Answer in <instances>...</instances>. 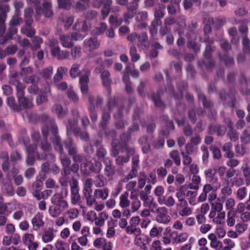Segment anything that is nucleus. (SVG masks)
<instances>
[{"label": "nucleus", "mask_w": 250, "mask_h": 250, "mask_svg": "<svg viewBox=\"0 0 250 250\" xmlns=\"http://www.w3.org/2000/svg\"><path fill=\"white\" fill-rule=\"evenodd\" d=\"M123 107H119L117 104V100L116 98H110L108 100L107 107L103 109L102 114V120L99 124L100 128H105L107 125L108 121L110 119V112L116 110L117 112L114 113V117L115 119H120L122 117L123 114L122 110Z\"/></svg>", "instance_id": "obj_1"}, {"label": "nucleus", "mask_w": 250, "mask_h": 250, "mask_svg": "<svg viewBox=\"0 0 250 250\" xmlns=\"http://www.w3.org/2000/svg\"><path fill=\"white\" fill-rule=\"evenodd\" d=\"M94 99L89 97L88 98L89 106L88 110L89 112V116L92 122H95L97 120V115L95 112V106L94 105Z\"/></svg>", "instance_id": "obj_27"}, {"label": "nucleus", "mask_w": 250, "mask_h": 250, "mask_svg": "<svg viewBox=\"0 0 250 250\" xmlns=\"http://www.w3.org/2000/svg\"><path fill=\"white\" fill-rule=\"evenodd\" d=\"M138 6V3L135 2L129 3L128 5L126 6L127 11L124 14V21L125 23H129L128 20L134 17Z\"/></svg>", "instance_id": "obj_12"}, {"label": "nucleus", "mask_w": 250, "mask_h": 250, "mask_svg": "<svg viewBox=\"0 0 250 250\" xmlns=\"http://www.w3.org/2000/svg\"><path fill=\"white\" fill-rule=\"evenodd\" d=\"M43 215L41 213H37L32 218L31 223L34 230L38 231L44 225Z\"/></svg>", "instance_id": "obj_23"}, {"label": "nucleus", "mask_w": 250, "mask_h": 250, "mask_svg": "<svg viewBox=\"0 0 250 250\" xmlns=\"http://www.w3.org/2000/svg\"><path fill=\"white\" fill-rule=\"evenodd\" d=\"M18 31V29L15 26L9 25L8 31L6 34L4 39L2 42V43H5L8 40L12 39L13 36L16 34Z\"/></svg>", "instance_id": "obj_41"}, {"label": "nucleus", "mask_w": 250, "mask_h": 250, "mask_svg": "<svg viewBox=\"0 0 250 250\" xmlns=\"http://www.w3.org/2000/svg\"><path fill=\"white\" fill-rule=\"evenodd\" d=\"M7 104L14 111H20V107L18 104L15 103V99L13 97H8L7 98Z\"/></svg>", "instance_id": "obj_53"}, {"label": "nucleus", "mask_w": 250, "mask_h": 250, "mask_svg": "<svg viewBox=\"0 0 250 250\" xmlns=\"http://www.w3.org/2000/svg\"><path fill=\"white\" fill-rule=\"evenodd\" d=\"M56 231L53 228H48L43 230L42 234V240L44 243L52 242L55 237Z\"/></svg>", "instance_id": "obj_14"}, {"label": "nucleus", "mask_w": 250, "mask_h": 250, "mask_svg": "<svg viewBox=\"0 0 250 250\" xmlns=\"http://www.w3.org/2000/svg\"><path fill=\"white\" fill-rule=\"evenodd\" d=\"M156 213L157 214L156 221L159 223L167 224L170 222L171 218L166 207L159 208Z\"/></svg>", "instance_id": "obj_9"}, {"label": "nucleus", "mask_w": 250, "mask_h": 250, "mask_svg": "<svg viewBox=\"0 0 250 250\" xmlns=\"http://www.w3.org/2000/svg\"><path fill=\"white\" fill-rule=\"evenodd\" d=\"M103 162L105 166L104 174L107 177H112L115 173V167L112 164L111 160L109 158L105 157L103 160Z\"/></svg>", "instance_id": "obj_13"}, {"label": "nucleus", "mask_w": 250, "mask_h": 250, "mask_svg": "<svg viewBox=\"0 0 250 250\" xmlns=\"http://www.w3.org/2000/svg\"><path fill=\"white\" fill-rule=\"evenodd\" d=\"M51 54L52 56L57 58L59 60L68 59L70 56L68 51H61L59 46L51 49Z\"/></svg>", "instance_id": "obj_15"}, {"label": "nucleus", "mask_w": 250, "mask_h": 250, "mask_svg": "<svg viewBox=\"0 0 250 250\" xmlns=\"http://www.w3.org/2000/svg\"><path fill=\"white\" fill-rule=\"evenodd\" d=\"M78 123V119L76 118L69 119L67 121L66 125V135L68 138L71 135L72 133H74V130L77 127H75Z\"/></svg>", "instance_id": "obj_29"}, {"label": "nucleus", "mask_w": 250, "mask_h": 250, "mask_svg": "<svg viewBox=\"0 0 250 250\" xmlns=\"http://www.w3.org/2000/svg\"><path fill=\"white\" fill-rule=\"evenodd\" d=\"M82 48L80 46H75L73 47L71 50L70 54L72 58L75 60L81 56L82 55Z\"/></svg>", "instance_id": "obj_60"}, {"label": "nucleus", "mask_w": 250, "mask_h": 250, "mask_svg": "<svg viewBox=\"0 0 250 250\" xmlns=\"http://www.w3.org/2000/svg\"><path fill=\"white\" fill-rule=\"evenodd\" d=\"M37 157L39 160H47L48 162L51 163L54 162L55 160V157L54 155L52 153H50V152L46 153H37Z\"/></svg>", "instance_id": "obj_49"}, {"label": "nucleus", "mask_w": 250, "mask_h": 250, "mask_svg": "<svg viewBox=\"0 0 250 250\" xmlns=\"http://www.w3.org/2000/svg\"><path fill=\"white\" fill-rule=\"evenodd\" d=\"M39 119L45 123V124L43 125L42 126L44 125L47 126L49 131L50 130L51 132H52V125L53 124L56 125L57 126L54 119L52 118L50 119L48 115L46 113H42L41 114L39 117ZM51 133H52V132Z\"/></svg>", "instance_id": "obj_35"}, {"label": "nucleus", "mask_w": 250, "mask_h": 250, "mask_svg": "<svg viewBox=\"0 0 250 250\" xmlns=\"http://www.w3.org/2000/svg\"><path fill=\"white\" fill-rule=\"evenodd\" d=\"M163 93V91L161 89H159L157 94H155L154 93L148 94L147 95L148 98L153 101L155 105L160 108L161 109H164L165 108V105L160 100V97L162 94Z\"/></svg>", "instance_id": "obj_11"}, {"label": "nucleus", "mask_w": 250, "mask_h": 250, "mask_svg": "<svg viewBox=\"0 0 250 250\" xmlns=\"http://www.w3.org/2000/svg\"><path fill=\"white\" fill-rule=\"evenodd\" d=\"M219 56L220 61H224L227 66H230L234 63L233 59L229 57L228 53H224V55H221L220 53H219Z\"/></svg>", "instance_id": "obj_50"}, {"label": "nucleus", "mask_w": 250, "mask_h": 250, "mask_svg": "<svg viewBox=\"0 0 250 250\" xmlns=\"http://www.w3.org/2000/svg\"><path fill=\"white\" fill-rule=\"evenodd\" d=\"M226 130V126L219 125H211L209 127V133L210 134L213 135L216 133L219 136H223Z\"/></svg>", "instance_id": "obj_24"}, {"label": "nucleus", "mask_w": 250, "mask_h": 250, "mask_svg": "<svg viewBox=\"0 0 250 250\" xmlns=\"http://www.w3.org/2000/svg\"><path fill=\"white\" fill-rule=\"evenodd\" d=\"M20 77L18 73H13L10 78V84L16 86L17 98L25 95V85L20 82Z\"/></svg>", "instance_id": "obj_5"}, {"label": "nucleus", "mask_w": 250, "mask_h": 250, "mask_svg": "<svg viewBox=\"0 0 250 250\" xmlns=\"http://www.w3.org/2000/svg\"><path fill=\"white\" fill-rule=\"evenodd\" d=\"M100 45V42L96 37H91L86 39L83 41V48L86 51L91 53L94 50L98 49Z\"/></svg>", "instance_id": "obj_10"}, {"label": "nucleus", "mask_w": 250, "mask_h": 250, "mask_svg": "<svg viewBox=\"0 0 250 250\" xmlns=\"http://www.w3.org/2000/svg\"><path fill=\"white\" fill-rule=\"evenodd\" d=\"M130 139L131 135L128 131L127 133H124L120 136V141L122 144V151H124L123 147L126 148L128 146V143Z\"/></svg>", "instance_id": "obj_42"}, {"label": "nucleus", "mask_w": 250, "mask_h": 250, "mask_svg": "<svg viewBox=\"0 0 250 250\" xmlns=\"http://www.w3.org/2000/svg\"><path fill=\"white\" fill-rule=\"evenodd\" d=\"M201 183V178L197 175H193L191 178V182L188 185V188L197 190L199 188Z\"/></svg>", "instance_id": "obj_39"}, {"label": "nucleus", "mask_w": 250, "mask_h": 250, "mask_svg": "<svg viewBox=\"0 0 250 250\" xmlns=\"http://www.w3.org/2000/svg\"><path fill=\"white\" fill-rule=\"evenodd\" d=\"M20 14L15 13L14 15L13 16L12 19L10 21L9 25L13 26H17L19 25L22 22V20L19 16Z\"/></svg>", "instance_id": "obj_63"}, {"label": "nucleus", "mask_w": 250, "mask_h": 250, "mask_svg": "<svg viewBox=\"0 0 250 250\" xmlns=\"http://www.w3.org/2000/svg\"><path fill=\"white\" fill-rule=\"evenodd\" d=\"M194 34L193 32H192L188 35H187V38L188 39V43H187V47L189 49H192L195 52H197L200 50V44H197L195 41H193L190 40L189 38V36H191V37L194 36Z\"/></svg>", "instance_id": "obj_36"}, {"label": "nucleus", "mask_w": 250, "mask_h": 250, "mask_svg": "<svg viewBox=\"0 0 250 250\" xmlns=\"http://www.w3.org/2000/svg\"><path fill=\"white\" fill-rule=\"evenodd\" d=\"M52 136L51 140L53 144L54 148L60 153V160L63 167L68 168L71 164V161L64 152L61 138L58 134V126L55 124L52 125Z\"/></svg>", "instance_id": "obj_2"}, {"label": "nucleus", "mask_w": 250, "mask_h": 250, "mask_svg": "<svg viewBox=\"0 0 250 250\" xmlns=\"http://www.w3.org/2000/svg\"><path fill=\"white\" fill-rule=\"evenodd\" d=\"M58 34L60 36L59 39L63 47L67 48H70L72 47L73 43L72 42V39L71 37H70L69 35L59 34V33H58Z\"/></svg>", "instance_id": "obj_28"}, {"label": "nucleus", "mask_w": 250, "mask_h": 250, "mask_svg": "<svg viewBox=\"0 0 250 250\" xmlns=\"http://www.w3.org/2000/svg\"><path fill=\"white\" fill-rule=\"evenodd\" d=\"M109 194V190L107 188H98L94 190V195L96 199L105 200L107 199Z\"/></svg>", "instance_id": "obj_32"}, {"label": "nucleus", "mask_w": 250, "mask_h": 250, "mask_svg": "<svg viewBox=\"0 0 250 250\" xmlns=\"http://www.w3.org/2000/svg\"><path fill=\"white\" fill-rule=\"evenodd\" d=\"M128 193L126 191L122 194L120 197V206L122 208H125L129 207L130 201L128 199Z\"/></svg>", "instance_id": "obj_44"}, {"label": "nucleus", "mask_w": 250, "mask_h": 250, "mask_svg": "<svg viewBox=\"0 0 250 250\" xmlns=\"http://www.w3.org/2000/svg\"><path fill=\"white\" fill-rule=\"evenodd\" d=\"M2 190L8 196L14 195L15 192L10 182L4 183L2 187Z\"/></svg>", "instance_id": "obj_48"}, {"label": "nucleus", "mask_w": 250, "mask_h": 250, "mask_svg": "<svg viewBox=\"0 0 250 250\" xmlns=\"http://www.w3.org/2000/svg\"><path fill=\"white\" fill-rule=\"evenodd\" d=\"M241 170L243 171V175L245 178L246 185H249L250 184V168L247 165L245 164L241 167Z\"/></svg>", "instance_id": "obj_54"}, {"label": "nucleus", "mask_w": 250, "mask_h": 250, "mask_svg": "<svg viewBox=\"0 0 250 250\" xmlns=\"http://www.w3.org/2000/svg\"><path fill=\"white\" fill-rule=\"evenodd\" d=\"M143 205L146 207H148L149 210L152 213H156V211L158 209V205L154 201V199L152 197H151L145 202L143 203Z\"/></svg>", "instance_id": "obj_38"}, {"label": "nucleus", "mask_w": 250, "mask_h": 250, "mask_svg": "<svg viewBox=\"0 0 250 250\" xmlns=\"http://www.w3.org/2000/svg\"><path fill=\"white\" fill-rule=\"evenodd\" d=\"M197 195L196 191L188 190L186 194V197L188 201L189 204L191 205H195L196 204V197Z\"/></svg>", "instance_id": "obj_46"}, {"label": "nucleus", "mask_w": 250, "mask_h": 250, "mask_svg": "<svg viewBox=\"0 0 250 250\" xmlns=\"http://www.w3.org/2000/svg\"><path fill=\"white\" fill-rule=\"evenodd\" d=\"M17 98L18 106L20 107V111L23 109L30 108L33 106V103L31 99L25 97L24 95Z\"/></svg>", "instance_id": "obj_25"}, {"label": "nucleus", "mask_w": 250, "mask_h": 250, "mask_svg": "<svg viewBox=\"0 0 250 250\" xmlns=\"http://www.w3.org/2000/svg\"><path fill=\"white\" fill-rule=\"evenodd\" d=\"M241 143L245 145H248L250 142V134L248 133L247 130L243 131L240 136Z\"/></svg>", "instance_id": "obj_64"}, {"label": "nucleus", "mask_w": 250, "mask_h": 250, "mask_svg": "<svg viewBox=\"0 0 250 250\" xmlns=\"http://www.w3.org/2000/svg\"><path fill=\"white\" fill-rule=\"evenodd\" d=\"M228 127L229 128L227 133L230 141L235 142L238 140L239 135L237 131L233 128V124L231 121L228 119Z\"/></svg>", "instance_id": "obj_33"}, {"label": "nucleus", "mask_w": 250, "mask_h": 250, "mask_svg": "<svg viewBox=\"0 0 250 250\" xmlns=\"http://www.w3.org/2000/svg\"><path fill=\"white\" fill-rule=\"evenodd\" d=\"M150 241V239L148 236L142 233L137 234L134 240L135 243L137 246L144 249Z\"/></svg>", "instance_id": "obj_21"}, {"label": "nucleus", "mask_w": 250, "mask_h": 250, "mask_svg": "<svg viewBox=\"0 0 250 250\" xmlns=\"http://www.w3.org/2000/svg\"><path fill=\"white\" fill-rule=\"evenodd\" d=\"M107 28V24L104 22L100 23L99 26L95 27L93 32L96 35L103 34Z\"/></svg>", "instance_id": "obj_55"}, {"label": "nucleus", "mask_w": 250, "mask_h": 250, "mask_svg": "<svg viewBox=\"0 0 250 250\" xmlns=\"http://www.w3.org/2000/svg\"><path fill=\"white\" fill-rule=\"evenodd\" d=\"M89 82L88 76L87 74L81 76L80 78L79 83L81 92L85 94L88 92V83Z\"/></svg>", "instance_id": "obj_31"}, {"label": "nucleus", "mask_w": 250, "mask_h": 250, "mask_svg": "<svg viewBox=\"0 0 250 250\" xmlns=\"http://www.w3.org/2000/svg\"><path fill=\"white\" fill-rule=\"evenodd\" d=\"M51 202L55 206L62 208H66L68 206L67 202L63 200L62 195L59 193L56 194L52 196Z\"/></svg>", "instance_id": "obj_20"}, {"label": "nucleus", "mask_w": 250, "mask_h": 250, "mask_svg": "<svg viewBox=\"0 0 250 250\" xmlns=\"http://www.w3.org/2000/svg\"><path fill=\"white\" fill-rule=\"evenodd\" d=\"M217 169L216 168H208L204 171V173L207 181L212 184L217 183L218 178L216 176Z\"/></svg>", "instance_id": "obj_16"}, {"label": "nucleus", "mask_w": 250, "mask_h": 250, "mask_svg": "<svg viewBox=\"0 0 250 250\" xmlns=\"http://www.w3.org/2000/svg\"><path fill=\"white\" fill-rule=\"evenodd\" d=\"M54 250H69V246L67 243L58 240L55 243Z\"/></svg>", "instance_id": "obj_52"}, {"label": "nucleus", "mask_w": 250, "mask_h": 250, "mask_svg": "<svg viewBox=\"0 0 250 250\" xmlns=\"http://www.w3.org/2000/svg\"><path fill=\"white\" fill-rule=\"evenodd\" d=\"M53 67L50 66L43 69L41 73V74L45 80H50L53 73Z\"/></svg>", "instance_id": "obj_58"}, {"label": "nucleus", "mask_w": 250, "mask_h": 250, "mask_svg": "<svg viewBox=\"0 0 250 250\" xmlns=\"http://www.w3.org/2000/svg\"><path fill=\"white\" fill-rule=\"evenodd\" d=\"M225 213H217L216 211L211 208L209 214V217L212 219L214 223L221 224L224 222Z\"/></svg>", "instance_id": "obj_22"}, {"label": "nucleus", "mask_w": 250, "mask_h": 250, "mask_svg": "<svg viewBox=\"0 0 250 250\" xmlns=\"http://www.w3.org/2000/svg\"><path fill=\"white\" fill-rule=\"evenodd\" d=\"M137 46L142 50H147L149 48L148 37L146 32H142L138 35Z\"/></svg>", "instance_id": "obj_17"}, {"label": "nucleus", "mask_w": 250, "mask_h": 250, "mask_svg": "<svg viewBox=\"0 0 250 250\" xmlns=\"http://www.w3.org/2000/svg\"><path fill=\"white\" fill-rule=\"evenodd\" d=\"M80 65L77 63L73 64L70 70L69 74L72 78H76L80 73V70L79 69Z\"/></svg>", "instance_id": "obj_61"}, {"label": "nucleus", "mask_w": 250, "mask_h": 250, "mask_svg": "<svg viewBox=\"0 0 250 250\" xmlns=\"http://www.w3.org/2000/svg\"><path fill=\"white\" fill-rule=\"evenodd\" d=\"M35 12L37 15L40 16L43 14L46 18H50L53 14L51 3L49 1L43 2L42 7L37 6L35 7Z\"/></svg>", "instance_id": "obj_8"}, {"label": "nucleus", "mask_w": 250, "mask_h": 250, "mask_svg": "<svg viewBox=\"0 0 250 250\" xmlns=\"http://www.w3.org/2000/svg\"><path fill=\"white\" fill-rule=\"evenodd\" d=\"M76 138H79L81 140L84 142H87L89 140V135L85 131H82L81 128L77 127L74 130L73 133Z\"/></svg>", "instance_id": "obj_37"}, {"label": "nucleus", "mask_w": 250, "mask_h": 250, "mask_svg": "<svg viewBox=\"0 0 250 250\" xmlns=\"http://www.w3.org/2000/svg\"><path fill=\"white\" fill-rule=\"evenodd\" d=\"M214 50V47L208 44L207 45L205 51L203 53V56L206 60L199 61L198 64L201 68H205L209 70L214 66V61L212 59V53Z\"/></svg>", "instance_id": "obj_4"}, {"label": "nucleus", "mask_w": 250, "mask_h": 250, "mask_svg": "<svg viewBox=\"0 0 250 250\" xmlns=\"http://www.w3.org/2000/svg\"><path fill=\"white\" fill-rule=\"evenodd\" d=\"M101 130L100 131V134L101 136L104 135L108 140H112L116 138L117 136L116 131L114 129H109L107 127L105 128H100Z\"/></svg>", "instance_id": "obj_30"}, {"label": "nucleus", "mask_w": 250, "mask_h": 250, "mask_svg": "<svg viewBox=\"0 0 250 250\" xmlns=\"http://www.w3.org/2000/svg\"><path fill=\"white\" fill-rule=\"evenodd\" d=\"M60 208V207L55 205L50 207L48 210L50 215L53 217H58L61 212Z\"/></svg>", "instance_id": "obj_62"}, {"label": "nucleus", "mask_w": 250, "mask_h": 250, "mask_svg": "<svg viewBox=\"0 0 250 250\" xmlns=\"http://www.w3.org/2000/svg\"><path fill=\"white\" fill-rule=\"evenodd\" d=\"M31 41L34 43V45L32 46V50H36L40 48L41 44L43 42V40L42 38L37 36H33Z\"/></svg>", "instance_id": "obj_59"}, {"label": "nucleus", "mask_w": 250, "mask_h": 250, "mask_svg": "<svg viewBox=\"0 0 250 250\" xmlns=\"http://www.w3.org/2000/svg\"><path fill=\"white\" fill-rule=\"evenodd\" d=\"M94 184L97 188H102L106 184V179L103 175H98L94 180Z\"/></svg>", "instance_id": "obj_45"}, {"label": "nucleus", "mask_w": 250, "mask_h": 250, "mask_svg": "<svg viewBox=\"0 0 250 250\" xmlns=\"http://www.w3.org/2000/svg\"><path fill=\"white\" fill-rule=\"evenodd\" d=\"M71 202L73 205L82 206V202L81 201L79 191L71 192Z\"/></svg>", "instance_id": "obj_43"}, {"label": "nucleus", "mask_w": 250, "mask_h": 250, "mask_svg": "<svg viewBox=\"0 0 250 250\" xmlns=\"http://www.w3.org/2000/svg\"><path fill=\"white\" fill-rule=\"evenodd\" d=\"M52 111L55 113L59 119H62L66 117L68 113L67 108H63L60 104H55L52 107Z\"/></svg>", "instance_id": "obj_19"}, {"label": "nucleus", "mask_w": 250, "mask_h": 250, "mask_svg": "<svg viewBox=\"0 0 250 250\" xmlns=\"http://www.w3.org/2000/svg\"><path fill=\"white\" fill-rule=\"evenodd\" d=\"M49 132V129L47 126L44 125L42 126V133L43 137V140L41 141V148L43 151V153L49 152L52 149V146L51 144L47 141Z\"/></svg>", "instance_id": "obj_7"}, {"label": "nucleus", "mask_w": 250, "mask_h": 250, "mask_svg": "<svg viewBox=\"0 0 250 250\" xmlns=\"http://www.w3.org/2000/svg\"><path fill=\"white\" fill-rule=\"evenodd\" d=\"M31 25H25L21 29V32L25 34L27 37L29 38L34 36L36 33L35 29L33 28Z\"/></svg>", "instance_id": "obj_51"}, {"label": "nucleus", "mask_w": 250, "mask_h": 250, "mask_svg": "<svg viewBox=\"0 0 250 250\" xmlns=\"http://www.w3.org/2000/svg\"><path fill=\"white\" fill-rule=\"evenodd\" d=\"M9 11L8 4H0V26L5 25V21L7 18V14Z\"/></svg>", "instance_id": "obj_34"}, {"label": "nucleus", "mask_w": 250, "mask_h": 250, "mask_svg": "<svg viewBox=\"0 0 250 250\" xmlns=\"http://www.w3.org/2000/svg\"><path fill=\"white\" fill-rule=\"evenodd\" d=\"M177 88L179 93L176 94L174 92L173 86L168 82L167 87L166 88V91L168 92L170 96H173L176 100H179L183 97V92L187 88V84L183 82H180L177 84Z\"/></svg>", "instance_id": "obj_6"}, {"label": "nucleus", "mask_w": 250, "mask_h": 250, "mask_svg": "<svg viewBox=\"0 0 250 250\" xmlns=\"http://www.w3.org/2000/svg\"><path fill=\"white\" fill-rule=\"evenodd\" d=\"M112 3V0H95L92 5L95 8H100L102 5L103 6H110Z\"/></svg>", "instance_id": "obj_47"}, {"label": "nucleus", "mask_w": 250, "mask_h": 250, "mask_svg": "<svg viewBox=\"0 0 250 250\" xmlns=\"http://www.w3.org/2000/svg\"><path fill=\"white\" fill-rule=\"evenodd\" d=\"M79 214V211L75 208H70L65 213V217L68 219L73 220L77 218Z\"/></svg>", "instance_id": "obj_56"}, {"label": "nucleus", "mask_w": 250, "mask_h": 250, "mask_svg": "<svg viewBox=\"0 0 250 250\" xmlns=\"http://www.w3.org/2000/svg\"><path fill=\"white\" fill-rule=\"evenodd\" d=\"M101 78L104 86L106 88V90L109 95L111 93L110 87L111 83V80L110 78V73L107 70L103 71L101 75Z\"/></svg>", "instance_id": "obj_18"}, {"label": "nucleus", "mask_w": 250, "mask_h": 250, "mask_svg": "<svg viewBox=\"0 0 250 250\" xmlns=\"http://www.w3.org/2000/svg\"><path fill=\"white\" fill-rule=\"evenodd\" d=\"M129 53L131 60L132 62H136L140 59V55L137 53V51L134 45H132L130 47Z\"/></svg>", "instance_id": "obj_57"}, {"label": "nucleus", "mask_w": 250, "mask_h": 250, "mask_svg": "<svg viewBox=\"0 0 250 250\" xmlns=\"http://www.w3.org/2000/svg\"><path fill=\"white\" fill-rule=\"evenodd\" d=\"M63 145L67 150L68 154L72 157L73 161L76 163H81L83 160V156L81 154L78 153V148L71 138H67L63 142Z\"/></svg>", "instance_id": "obj_3"}, {"label": "nucleus", "mask_w": 250, "mask_h": 250, "mask_svg": "<svg viewBox=\"0 0 250 250\" xmlns=\"http://www.w3.org/2000/svg\"><path fill=\"white\" fill-rule=\"evenodd\" d=\"M67 71V68L64 66L59 67L57 69V72L55 74L53 80L55 82H59L63 78V75Z\"/></svg>", "instance_id": "obj_40"}, {"label": "nucleus", "mask_w": 250, "mask_h": 250, "mask_svg": "<svg viewBox=\"0 0 250 250\" xmlns=\"http://www.w3.org/2000/svg\"><path fill=\"white\" fill-rule=\"evenodd\" d=\"M89 26V24L85 21L78 20L76 23L73 26V28L77 31L85 33L88 31Z\"/></svg>", "instance_id": "obj_26"}]
</instances>
